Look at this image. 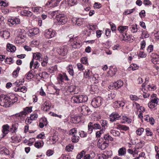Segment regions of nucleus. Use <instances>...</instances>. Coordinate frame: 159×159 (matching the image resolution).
Returning <instances> with one entry per match:
<instances>
[{
    "label": "nucleus",
    "instance_id": "nucleus-1",
    "mask_svg": "<svg viewBox=\"0 0 159 159\" xmlns=\"http://www.w3.org/2000/svg\"><path fill=\"white\" fill-rule=\"evenodd\" d=\"M0 105L5 107H9L11 105L8 96L3 94L0 95Z\"/></svg>",
    "mask_w": 159,
    "mask_h": 159
},
{
    "label": "nucleus",
    "instance_id": "nucleus-2",
    "mask_svg": "<svg viewBox=\"0 0 159 159\" xmlns=\"http://www.w3.org/2000/svg\"><path fill=\"white\" fill-rule=\"evenodd\" d=\"M158 100L156 94H152L151 98V101L148 104L149 107L151 109L154 108L157 106Z\"/></svg>",
    "mask_w": 159,
    "mask_h": 159
},
{
    "label": "nucleus",
    "instance_id": "nucleus-3",
    "mask_svg": "<svg viewBox=\"0 0 159 159\" xmlns=\"http://www.w3.org/2000/svg\"><path fill=\"white\" fill-rule=\"evenodd\" d=\"M56 19L59 25H64L67 21V19L64 14H59L56 16Z\"/></svg>",
    "mask_w": 159,
    "mask_h": 159
},
{
    "label": "nucleus",
    "instance_id": "nucleus-4",
    "mask_svg": "<svg viewBox=\"0 0 159 159\" xmlns=\"http://www.w3.org/2000/svg\"><path fill=\"white\" fill-rule=\"evenodd\" d=\"M70 38V37L69 38H70V42H73V43L71 44L72 47L74 48H80L81 45V43L80 39H79V37H75L71 38Z\"/></svg>",
    "mask_w": 159,
    "mask_h": 159
},
{
    "label": "nucleus",
    "instance_id": "nucleus-5",
    "mask_svg": "<svg viewBox=\"0 0 159 159\" xmlns=\"http://www.w3.org/2000/svg\"><path fill=\"white\" fill-rule=\"evenodd\" d=\"M102 100L103 99L101 97H97L93 99L91 102L92 105L95 108L99 107L101 105Z\"/></svg>",
    "mask_w": 159,
    "mask_h": 159
},
{
    "label": "nucleus",
    "instance_id": "nucleus-6",
    "mask_svg": "<svg viewBox=\"0 0 159 159\" xmlns=\"http://www.w3.org/2000/svg\"><path fill=\"white\" fill-rule=\"evenodd\" d=\"M56 34L55 31L50 28L45 30L44 35L46 38L49 39L54 37Z\"/></svg>",
    "mask_w": 159,
    "mask_h": 159
},
{
    "label": "nucleus",
    "instance_id": "nucleus-7",
    "mask_svg": "<svg viewBox=\"0 0 159 159\" xmlns=\"http://www.w3.org/2000/svg\"><path fill=\"white\" fill-rule=\"evenodd\" d=\"M108 145V143L104 141L102 138L99 139L97 143L98 147L102 150L105 149Z\"/></svg>",
    "mask_w": 159,
    "mask_h": 159
},
{
    "label": "nucleus",
    "instance_id": "nucleus-8",
    "mask_svg": "<svg viewBox=\"0 0 159 159\" xmlns=\"http://www.w3.org/2000/svg\"><path fill=\"white\" fill-rule=\"evenodd\" d=\"M80 112L83 115H87L91 112L90 109L86 105H83L80 107Z\"/></svg>",
    "mask_w": 159,
    "mask_h": 159
},
{
    "label": "nucleus",
    "instance_id": "nucleus-9",
    "mask_svg": "<svg viewBox=\"0 0 159 159\" xmlns=\"http://www.w3.org/2000/svg\"><path fill=\"white\" fill-rule=\"evenodd\" d=\"M57 52L59 55L64 56L67 54V50L66 47L62 46L57 48Z\"/></svg>",
    "mask_w": 159,
    "mask_h": 159
},
{
    "label": "nucleus",
    "instance_id": "nucleus-10",
    "mask_svg": "<svg viewBox=\"0 0 159 159\" xmlns=\"http://www.w3.org/2000/svg\"><path fill=\"white\" fill-rule=\"evenodd\" d=\"M51 106V104L48 101L44 102L42 105L41 109L44 111H47L49 109Z\"/></svg>",
    "mask_w": 159,
    "mask_h": 159
},
{
    "label": "nucleus",
    "instance_id": "nucleus-11",
    "mask_svg": "<svg viewBox=\"0 0 159 159\" xmlns=\"http://www.w3.org/2000/svg\"><path fill=\"white\" fill-rule=\"evenodd\" d=\"M122 36L123 38L121 40L126 42H132L134 38L133 36L127 35L126 33H125L124 35L122 34Z\"/></svg>",
    "mask_w": 159,
    "mask_h": 159
},
{
    "label": "nucleus",
    "instance_id": "nucleus-12",
    "mask_svg": "<svg viewBox=\"0 0 159 159\" xmlns=\"http://www.w3.org/2000/svg\"><path fill=\"white\" fill-rule=\"evenodd\" d=\"M120 116L117 113H113L109 116L110 121L112 122L120 119Z\"/></svg>",
    "mask_w": 159,
    "mask_h": 159
},
{
    "label": "nucleus",
    "instance_id": "nucleus-13",
    "mask_svg": "<svg viewBox=\"0 0 159 159\" xmlns=\"http://www.w3.org/2000/svg\"><path fill=\"white\" fill-rule=\"evenodd\" d=\"M156 89V86L153 84H149L147 85L146 86H144V87L143 85V91H144V90H147L146 91H147L148 90L149 91H152L155 90Z\"/></svg>",
    "mask_w": 159,
    "mask_h": 159
},
{
    "label": "nucleus",
    "instance_id": "nucleus-14",
    "mask_svg": "<svg viewBox=\"0 0 159 159\" xmlns=\"http://www.w3.org/2000/svg\"><path fill=\"white\" fill-rule=\"evenodd\" d=\"M116 68L114 66H111L110 67L109 70L107 72V75L111 77L114 75L116 71Z\"/></svg>",
    "mask_w": 159,
    "mask_h": 159
},
{
    "label": "nucleus",
    "instance_id": "nucleus-15",
    "mask_svg": "<svg viewBox=\"0 0 159 159\" xmlns=\"http://www.w3.org/2000/svg\"><path fill=\"white\" fill-rule=\"evenodd\" d=\"M8 21L10 25H16L17 24L20 23V20L17 18L10 19L8 20Z\"/></svg>",
    "mask_w": 159,
    "mask_h": 159
},
{
    "label": "nucleus",
    "instance_id": "nucleus-16",
    "mask_svg": "<svg viewBox=\"0 0 159 159\" xmlns=\"http://www.w3.org/2000/svg\"><path fill=\"white\" fill-rule=\"evenodd\" d=\"M39 32V29L37 28L31 29L28 31V34L30 36H33L37 34Z\"/></svg>",
    "mask_w": 159,
    "mask_h": 159
},
{
    "label": "nucleus",
    "instance_id": "nucleus-17",
    "mask_svg": "<svg viewBox=\"0 0 159 159\" xmlns=\"http://www.w3.org/2000/svg\"><path fill=\"white\" fill-rule=\"evenodd\" d=\"M129 27L126 26H119L117 28V30L120 33H126L128 30Z\"/></svg>",
    "mask_w": 159,
    "mask_h": 159
},
{
    "label": "nucleus",
    "instance_id": "nucleus-18",
    "mask_svg": "<svg viewBox=\"0 0 159 159\" xmlns=\"http://www.w3.org/2000/svg\"><path fill=\"white\" fill-rule=\"evenodd\" d=\"M2 132L3 134L2 138H3L4 136L8 133L9 131V126L8 125L6 124L3 125L2 126Z\"/></svg>",
    "mask_w": 159,
    "mask_h": 159
},
{
    "label": "nucleus",
    "instance_id": "nucleus-19",
    "mask_svg": "<svg viewBox=\"0 0 159 159\" xmlns=\"http://www.w3.org/2000/svg\"><path fill=\"white\" fill-rule=\"evenodd\" d=\"M9 101H10L11 105H12L14 103L16 102L18 100L17 97H16L15 95L11 94L9 96H8Z\"/></svg>",
    "mask_w": 159,
    "mask_h": 159
},
{
    "label": "nucleus",
    "instance_id": "nucleus-20",
    "mask_svg": "<svg viewBox=\"0 0 159 159\" xmlns=\"http://www.w3.org/2000/svg\"><path fill=\"white\" fill-rule=\"evenodd\" d=\"M39 66V64L38 61L34 62V60L32 59L30 63V68L32 69L33 67L34 69L37 68Z\"/></svg>",
    "mask_w": 159,
    "mask_h": 159
},
{
    "label": "nucleus",
    "instance_id": "nucleus-21",
    "mask_svg": "<svg viewBox=\"0 0 159 159\" xmlns=\"http://www.w3.org/2000/svg\"><path fill=\"white\" fill-rule=\"evenodd\" d=\"M124 105V102L122 101H116L114 103V107L116 108L123 107Z\"/></svg>",
    "mask_w": 159,
    "mask_h": 159
},
{
    "label": "nucleus",
    "instance_id": "nucleus-22",
    "mask_svg": "<svg viewBox=\"0 0 159 159\" xmlns=\"http://www.w3.org/2000/svg\"><path fill=\"white\" fill-rule=\"evenodd\" d=\"M71 101L74 103H80L79 95L73 96L71 98Z\"/></svg>",
    "mask_w": 159,
    "mask_h": 159
},
{
    "label": "nucleus",
    "instance_id": "nucleus-23",
    "mask_svg": "<svg viewBox=\"0 0 159 159\" xmlns=\"http://www.w3.org/2000/svg\"><path fill=\"white\" fill-rule=\"evenodd\" d=\"M123 82L121 80H118L114 83L113 86L116 89H119L123 85Z\"/></svg>",
    "mask_w": 159,
    "mask_h": 159
},
{
    "label": "nucleus",
    "instance_id": "nucleus-24",
    "mask_svg": "<svg viewBox=\"0 0 159 159\" xmlns=\"http://www.w3.org/2000/svg\"><path fill=\"white\" fill-rule=\"evenodd\" d=\"M26 116L25 115L22 111L15 114V116L18 119L23 120Z\"/></svg>",
    "mask_w": 159,
    "mask_h": 159
},
{
    "label": "nucleus",
    "instance_id": "nucleus-25",
    "mask_svg": "<svg viewBox=\"0 0 159 159\" xmlns=\"http://www.w3.org/2000/svg\"><path fill=\"white\" fill-rule=\"evenodd\" d=\"M42 58V55L39 52H36L33 54V59L36 60H40V59Z\"/></svg>",
    "mask_w": 159,
    "mask_h": 159
},
{
    "label": "nucleus",
    "instance_id": "nucleus-26",
    "mask_svg": "<svg viewBox=\"0 0 159 159\" xmlns=\"http://www.w3.org/2000/svg\"><path fill=\"white\" fill-rule=\"evenodd\" d=\"M67 70L70 75L72 76H74V72L73 69V67L72 65H69L67 67Z\"/></svg>",
    "mask_w": 159,
    "mask_h": 159
},
{
    "label": "nucleus",
    "instance_id": "nucleus-27",
    "mask_svg": "<svg viewBox=\"0 0 159 159\" xmlns=\"http://www.w3.org/2000/svg\"><path fill=\"white\" fill-rule=\"evenodd\" d=\"M7 50L10 52H14L16 50V48L15 46L10 44H7Z\"/></svg>",
    "mask_w": 159,
    "mask_h": 159
},
{
    "label": "nucleus",
    "instance_id": "nucleus-28",
    "mask_svg": "<svg viewBox=\"0 0 159 159\" xmlns=\"http://www.w3.org/2000/svg\"><path fill=\"white\" fill-rule=\"evenodd\" d=\"M119 156H124L126 153V149L124 147H122L119 149L118 151Z\"/></svg>",
    "mask_w": 159,
    "mask_h": 159
},
{
    "label": "nucleus",
    "instance_id": "nucleus-29",
    "mask_svg": "<svg viewBox=\"0 0 159 159\" xmlns=\"http://www.w3.org/2000/svg\"><path fill=\"white\" fill-rule=\"evenodd\" d=\"M92 73L91 71H89V70H86L84 73V75L85 78H91L92 77Z\"/></svg>",
    "mask_w": 159,
    "mask_h": 159
},
{
    "label": "nucleus",
    "instance_id": "nucleus-30",
    "mask_svg": "<svg viewBox=\"0 0 159 159\" xmlns=\"http://www.w3.org/2000/svg\"><path fill=\"white\" fill-rule=\"evenodd\" d=\"M17 35L20 36L25 37L26 33L23 29H19L17 31Z\"/></svg>",
    "mask_w": 159,
    "mask_h": 159
},
{
    "label": "nucleus",
    "instance_id": "nucleus-31",
    "mask_svg": "<svg viewBox=\"0 0 159 159\" xmlns=\"http://www.w3.org/2000/svg\"><path fill=\"white\" fill-rule=\"evenodd\" d=\"M139 68V66L136 64H131L129 67L128 68L129 70H134L138 69Z\"/></svg>",
    "mask_w": 159,
    "mask_h": 159
},
{
    "label": "nucleus",
    "instance_id": "nucleus-32",
    "mask_svg": "<svg viewBox=\"0 0 159 159\" xmlns=\"http://www.w3.org/2000/svg\"><path fill=\"white\" fill-rule=\"evenodd\" d=\"M25 37L20 36V35H17V36L15 40L17 43H20L23 42L24 41V38Z\"/></svg>",
    "mask_w": 159,
    "mask_h": 159
},
{
    "label": "nucleus",
    "instance_id": "nucleus-33",
    "mask_svg": "<svg viewBox=\"0 0 159 159\" xmlns=\"http://www.w3.org/2000/svg\"><path fill=\"white\" fill-rule=\"evenodd\" d=\"M90 89L92 92L95 93H98V86L95 84L91 85Z\"/></svg>",
    "mask_w": 159,
    "mask_h": 159
},
{
    "label": "nucleus",
    "instance_id": "nucleus-34",
    "mask_svg": "<svg viewBox=\"0 0 159 159\" xmlns=\"http://www.w3.org/2000/svg\"><path fill=\"white\" fill-rule=\"evenodd\" d=\"M79 96L80 103L85 102L88 100V97L86 96L82 95H79Z\"/></svg>",
    "mask_w": 159,
    "mask_h": 159
},
{
    "label": "nucleus",
    "instance_id": "nucleus-35",
    "mask_svg": "<svg viewBox=\"0 0 159 159\" xmlns=\"http://www.w3.org/2000/svg\"><path fill=\"white\" fill-rule=\"evenodd\" d=\"M145 143L143 141H140L139 142L137 143L135 146V149H139L141 148L144 145Z\"/></svg>",
    "mask_w": 159,
    "mask_h": 159
},
{
    "label": "nucleus",
    "instance_id": "nucleus-36",
    "mask_svg": "<svg viewBox=\"0 0 159 159\" xmlns=\"http://www.w3.org/2000/svg\"><path fill=\"white\" fill-rule=\"evenodd\" d=\"M21 14L25 16H30L32 15V12L30 11H27L26 10H24L21 12Z\"/></svg>",
    "mask_w": 159,
    "mask_h": 159
},
{
    "label": "nucleus",
    "instance_id": "nucleus-37",
    "mask_svg": "<svg viewBox=\"0 0 159 159\" xmlns=\"http://www.w3.org/2000/svg\"><path fill=\"white\" fill-rule=\"evenodd\" d=\"M84 19L82 18H78L76 19L75 24L78 26H80L83 24Z\"/></svg>",
    "mask_w": 159,
    "mask_h": 159
},
{
    "label": "nucleus",
    "instance_id": "nucleus-38",
    "mask_svg": "<svg viewBox=\"0 0 159 159\" xmlns=\"http://www.w3.org/2000/svg\"><path fill=\"white\" fill-rule=\"evenodd\" d=\"M32 107H26L22 111L23 112H24L25 115H26L32 111Z\"/></svg>",
    "mask_w": 159,
    "mask_h": 159
},
{
    "label": "nucleus",
    "instance_id": "nucleus-39",
    "mask_svg": "<svg viewBox=\"0 0 159 159\" xmlns=\"http://www.w3.org/2000/svg\"><path fill=\"white\" fill-rule=\"evenodd\" d=\"M149 35L148 34V32L145 30L142 31V33L141 36V38L142 39L146 38L149 37Z\"/></svg>",
    "mask_w": 159,
    "mask_h": 159
},
{
    "label": "nucleus",
    "instance_id": "nucleus-40",
    "mask_svg": "<svg viewBox=\"0 0 159 159\" xmlns=\"http://www.w3.org/2000/svg\"><path fill=\"white\" fill-rule=\"evenodd\" d=\"M67 3L69 6H72L77 3V0H67Z\"/></svg>",
    "mask_w": 159,
    "mask_h": 159
},
{
    "label": "nucleus",
    "instance_id": "nucleus-41",
    "mask_svg": "<svg viewBox=\"0 0 159 159\" xmlns=\"http://www.w3.org/2000/svg\"><path fill=\"white\" fill-rule=\"evenodd\" d=\"M130 28L131 29V31L135 33L137 32L138 30L137 25L136 24L132 25Z\"/></svg>",
    "mask_w": 159,
    "mask_h": 159
},
{
    "label": "nucleus",
    "instance_id": "nucleus-42",
    "mask_svg": "<svg viewBox=\"0 0 159 159\" xmlns=\"http://www.w3.org/2000/svg\"><path fill=\"white\" fill-rule=\"evenodd\" d=\"M38 75L40 77L42 78H46L48 77V74L46 72L40 73L38 74Z\"/></svg>",
    "mask_w": 159,
    "mask_h": 159
},
{
    "label": "nucleus",
    "instance_id": "nucleus-43",
    "mask_svg": "<svg viewBox=\"0 0 159 159\" xmlns=\"http://www.w3.org/2000/svg\"><path fill=\"white\" fill-rule=\"evenodd\" d=\"M111 134L115 136H119L120 133L118 131L114 130H111L110 132Z\"/></svg>",
    "mask_w": 159,
    "mask_h": 159
},
{
    "label": "nucleus",
    "instance_id": "nucleus-44",
    "mask_svg": "<svg viewBox=\"0 0 159 159\" xmlns=\"http://www.w3.org/2000/svg\"><path fill=\"white\" fill-rule=\"evenodd\" d=\"M103 139L106 141H112L113 139L109 134H105L103 137Z\"/></svg>",
    "mask_w": 159,
    "mask_h": 159
},
{
    "label": "nucleus",
    "instance_id": "nucleus-45",
    "mask_svg": "<svg viewBox=\"0 0 159 159\" xmlns=\"http://www.w3.org/2000/svg\"><path fill=\"white\" fill-rule=\"evenodd\" d=\"M88 133L90 134L93 131V125L91 122H90L88 125Z\"/></svg>",
    "mask_w": 159,
    "mask_h": 159
},
{
    "label": "nucleus",
    "instance_id": "nucleus-46",
    "mask_svg": "<svg viewBox=\"0 0 159 159\" xmlns=\"http://www.w3.org/2000/svg\"><path fill=\"white\" fill-rule=\"evenodd\" d=\"M105 130L103 128L100 131L97 132L96 134V137L97 138H99L101 136V135L104 133Z\"/></svg>",
    "mask_w": 159,
    "mask_h": 159
},
{
    "label": "nucleus",
    "instance_id": "nucleus-47",
    "mask_svg": "<svg viewBox=\"0 0 159 159\" xmlns=\"http://www.w3.org/2000/svg\"><path fill=\"white\" fill-rule=\"evenodd\" d=\"M43 144V141L36 142L34 143V145L35 147L37 148H39L42 147Z\"/></svg>",
    "mask_w": 159,
    "mask_h": 159
},
{
    "label": "nucleus",
    "instance_id": "nucleus-48",
    "mask_svg": "<svg viewBox=\"0 0 159 159\" xmlns=\"http://www.w3.org/2000/svg\"><path fill=\"white\" fill-rule=\"evenodd\" d=\"M118 128L121 130H124L125 131L129 129V128L125 125H118Z\"/></svg>",
    "mask_w": 159,
    "mask_h": 159
},
{
    "label": "nucleus",
    "instance_id": "nucleus-49",
    "mask_svg": "<svg viewBox=\"0 0 159 159\" xmlns=\"http://www.w3.org/2000/svg\"><path fill=\"white\" fill-rule=\"evenodd\" d=\"M2 35L5 39H7L10 36V34L8 31L5 30L3 31Z\"/></svg>",
    "mask_w": 159,
    "mask_h": 159
},
{
    "label": "nucleus",
    "instance_id": "nucleus-50",
    "mask_svg": "<svg viewBox=\"0 0 159 159\" xmlns=\"http://www.w3.org/2000/svg\"><path fill=\"white\" fill-rule=\"evenodd\" d=\"M144 129L142 128H139L136 131V133L137 134L139 135H141L144 131Z\"/></svg>",
    "mask_w": 159,
    "mask_h": 159
},
{
    "label": "nucleus",
    "instance_id": "nucleus-51",
    "mask_svg": "<svg viewBox=\"0 0 159 159\" xmlns=\"http://www.w3.org/2000/svg\"><path fill=\"white\" fill-rule=\"evenodd\" d=\"M116 94L114 93H111L109 94L108 95V100H112L116 97Z\"/></svg>",
    "mask_w": 159,
    "mask_h": 159
},
{
    "label": "nucleus",
    "instance_id": "nucleus-52",
    "mask_svg": "<svg viewBox=\"0 0 159 159\" xmlns=\"http://www.w3.org/2000/svg\"><path fill=\"white\" fill-rule=\"evenodd\" d=\"M122 119L124 121L123 122V123L127 122L128 123H130L131 122L132 120L130 118H128L126 116H123L122 117Z\"/></svg>",
    "mask_w": 159,
    "mask_h": 159
},
{
    "label": "nucleus",
    "instance_id": "nucleus-53",
    "mask_svg": "<svg viewBox=\"0 0 159 159\" xmlns=\"http://www.w3.org/2000/svg\"><path fill=\"white\" fill-rule=\"evenodd\" d=\"M104 153L108 158L111 157L112 155V152L111 150L105 151L104 152Z\"/></svg>",
    "mask_w": 159,
    "mask_h": 159
},
{
    "label": "nucleus",
    "instance_id": "nucleus-54",
    "mask_svg": "<svg viewBox=\"0 0 159 159\" xmlns=\"http://www.w3.org/2000/svg\"><path fill=\"white\" fill-rule=\"evenodd\" d=\"M79 137L78 136H76L75 135L72 136L71 138L72 142L73 143L77 142L79 140Z\"/></svg>",
    "mask_w": 159,
    "mask_h": 159
},
{
    "label": "nucleus",
    "instance_id": "nucleus-55",
    "mask_svg": "<svg viewBox=\"0 0 159 159\" xmlns=\"http://www.w3.org/2000/svg\"><path fill=\"white\" fill-rule=\"evenodd\" d=\"M77 133L76 129L74 128L71 129L69 131V134L72 136L75 135Z\"/></svg>",
    "mask_w": 159,
    "mask_h": 159
},
{
    "label": "nucleus",
    "instance_id": "nucleus-56",
    "mask_svg": "<svg viewBox=\"0 0 159 159\" xmlns=\"http://www.w3.org/2000/svg\"><path fill=\"white\" fill-rule=\"evenodd\" d=\"M8 5V3L6 1H0V6H3L4 7H7Z\"/></svg>",
    "mask_w": 159,
    "mask_h": 159
},
{
    "label": "nucleus",
    "instance_id": "nucleus-57",
    "mask_svg": "<svg viewBox=\"0 0 159 159\" xmlns=\"http://www.w3.org/2000/svg\"><path fill=\"white\" fill-rule=\"evenodd\" d=\"M20 70V68L19 67L17 68L16 70H15L12 73V75L13 76L14 78H16L17 76V74L19 72V71Z\"/></svg>",
    "mask_w": 159,
    "mask_h": 159
},
{
    "label": "nucleus",
    "instance_id": "nucleus-58",
    "mask_svg": "<svg viewBox=\"0 0 159 159\" xmlns=\"http://www.w3.org/2000/svg\"><path fill=\"white\" fill-rule=\"evenodd\" d=\"M130 98L132 100L134 101H137L139 99L136 95H130Z\"/></svg>",
    "mask_w": 159,
    "mask_h": 159
},
{
    "label": "nucleus",
    "instance_id": "nucleus-59",
    "mask_svg": "<svg viewBox=\"0 0 159 159\" xmlns=\"http://www.w3.org/2000/svg\"><path fill=\"white\" fill-rule=\"evenodd\" d=\"M76 87L75 85H71L69 87L68 90L70 92H73L75 91Z\"/></svg>",
    "mask_w": 159,
    "mask_h": 159
},
{
    "label": "nucleus",
    "instance_id": "nucleus-60",
    "mask_svg": "<svg viewBox=\"0 0 159 159\" xmlns=\"http://www.w3.org/2000/svg\"><path fill=\"white\" fill-rule=\"evenodd\" d=\"M38 117V116L36 114H34L30 115V118L32 120H36Z\"/></svg>",
    "mask_w": 159,
    "mask_h": 159
},
{
    "label": "nucleus",
    "instance_id": "nucleus-61",
    "mask_svg": "<svg viewBox=\"0 0 159 159\" xmlns=\"http://www.w3.org/2000/svg\"><path fill=\"white\" fill-rule=\"evenodd\" d=\"M85 154V152L84 151H82L80 153L78 154L76 157L77 159H80Z\"/></svg>",
    "mask_w": 159,
    "mask_h": 159
},
{
    "label": "nucleus",
    "instance_id": "nucleus-62",
    "mask_svg": "<svg viewBox=\"0 0 159 159\" xmlns=\"http://www.w3.org/2000/svg\"><path fill=\"white\" fill-rule=\"evenodd\" d=\"M41 7H32V11L34 12H38L39 11Z\"/></svg>",
    "mask_w": 159,
    "mask_h": 159
},
{
    "label": "nucleus",
    "instance_id": "nucleus-63",
    "mask_svg": "<svg viewBox=\"0 0 159 159\" xmlns=\"http://www.w3.org/2000/svg\"><path fill=\"white\" fill-rule=\"evenodd\" d=\"M17 125L16 124H13L12 125L10 129L11 130V131H13V132H15V131L17 129Z\"/></svg>",
    "mask_w": 159,
    "mask_h": 159
},
{
    "label": "nucleus",
    "instance_id": "nucleus-64",
    "mask_svg": "<svg viewBox=\"0 0 159 159\" xmlns=\"http://www.w3.org/2000/svg\"><path fill=\"white\" fill-rule=\"evenodd\" d=\"M34 77V75L32 74L31 71H30L27 75V78L28 80L31 79Z\"/></svg>",
    "mask_w": 159,
    "mask_h": 159
}]
</instances>
